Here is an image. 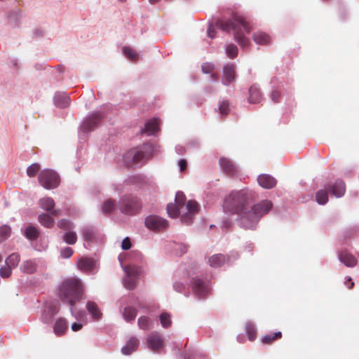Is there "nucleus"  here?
Masks as SVG:
<instances>
[{"mask_svg": "<svg viewBox=\"0 0 359 359\" xmlns=\"http://www.w3.org/2000/svg\"><path fill=\"white\" fill-rule=\"evenodd\" d=\"M254 199V193L249 190L232 191L224 199L223 208L225 212L237 214L245 229H253L260 218L266 215L272 208L270 201L264 200L248 209L247 205Z\"/></svg>", "mask_w": 359, "mask_h": 359, "instance_id": "obj_1", "label": "nucleus"}, {"mask_svg": "<svg viewBox=\"0 0 359 359\" xmlns=\"http://www.w3.org/2000/svg\"><path fill=\"white\" fill-rule=\"evenodd\" d=\"M215 27L222 31L229 32L233 31L234 39L243 48H248L250 43L248 38L242 32L243 28L249 33L251 27L246 20L237 13L233 14L231 19H220L215 22Z\"/></svg>", "mask_w": 359, "mask_h": 359, "instance_id": "obj_2", "label": "nucleus"}, {"mask_svg": "<svg viewBox=\"0 0 359 359\" xmlns=\"http://www.w3.org/2000/svg\"><path fill=\"white\" fill-rule=\"evenodd\" d=\"M83 292L81 280L76 278H70L64 280L59 288V297L64 303H68L72 312L76 302L79 301Z\"/></svg>", "mask_w": 359, "mask_h": 359, "instance_id": "obj_3", "label": "nucleus"}, {"mask_svg": "<svg viewBox=\"0 0 359 359\" xmlns=\"http://www.w3.org/2000/svg\"><path fill=\"white\" fill-rule=\"evenodd\" d=\"M186 196L182 191H178L175 196V203L181 208L182 213L181 221L184 224H191L194 217L198 212L200 205L195 201H189L185 203Z\"/></svg>", "mask_w": 359, "mask_h": 359, "instance_id": "obj_4", "label": "nucleus"}, {"mask_svg": "<svg viewBox=\"0 0 359 359\" xmlns=\"http://www.w3.org/2000/svg\"><path fill=\"white\" fill-rule=\"evenodd\" d=\"M330 191L337 198L343 196L346 191V185L343 180H337L333 184H328L325 189L318 191L316 201L320 205H325L328 201V192Z\"/></svg>", "mask_w": 359, "mask_h": 359, "instance_id": "obj_5", "label": "nucleus"}, {"mask_svg": "<svg viewBox=\"0 0 359 359\" xmlns=\"http://www.w3.org/2000/svg\"><path fill=\"white\" fill-rule=\"evenodd\" d=\"M142 203L137 196L133 195H125L118 202V208L124 215H135L142 209Z\"/></svg>", "mask_w": 359, "mask_h": 359, "instance_id": "obj_6", "label": "nucleus"}, {"mask_svg": "<svg viewBox=\"0 0 359 359\" xmlns=\"http://www.w3.org/2000/svg\"><path fill=\"white\" fill-rule=\"evenodd\" d=\"M38 178L40 184L46 189L56 188L60 182L58 175L52 170H42Z\"/></svg>", "mask_w": 359, "mask_h": 359, "instance_id": "obj_7", "label": "nucleus"}, {"mask_svg": "<svg viewBox=\"0 0 359 359\" xmlns=\"http://www.w3.org/2000/svg\"><path fill=\"white\" fill-rule=\"evenodd\" d=\"M146 226L154 231H161L165 229L168 223V221L156 215H150L145 219Z\"/></svg>", "mask_w": 359, "mask_h": 359, "instance_id": "obj_8", "label": "nucleus"}, {"mask_svg": "<svg viewBox=\"0 0 359 359\" xmlns=\"http://www.w3.org/2000/svg\"><path fill=\"white\" fill-rule=\"evenodd\" d=\"M149 349L158 352L163 346V340L161 335L156 332H151L147 339Z\"/></svg>", "mask_w": 359, "mask_h": 359, "instance_id": "obj_9", "label": "nucleus"}, {"mask_svg": "<svg viewBox=\"0 0 359 359\" xmlns=\"http://www.w3.org/2000/svg\"><path fill=\"white\" fill-rule=\"evenodd\" d=\"M102 118V116L100 113L96 112L90 116L86 118L81 128L84 132H89L93 130L97 123Z\"/></svg>", "mask_w": 359, "mask_h": 359, "instance_id": "obj_10", "label": "nucleus"}, {"mask_svg": "<svg viewBox=\"0 0 359 359\" xmlns=\"http://www.w3.org/2000/svg\"><path fill=\"white\" fill-rule=\"evenodd\" d=\"M39 205L42 209L49 212L53 216L58 217L61 215L60 210L54 209L55 202L52 198L44 197L40 199Z\"/></svg>", "mask_w": 359, "mask_h": 359, "instance_id": "obj_11", "label": "nucleus"}, {"mask_svg": "<svg viewBox=\"0 0 359 359\" xmlns=\"http://www.w3.org/2000/svg\"><path fill=\"white\" fill-rule=\"evenodd\" d=\"M236 76V65L234 64H228L224 67L223 77L222 82L224 85L230 84Z\"/></svg>", "mask_w": 359, "mask_h": 359, "instance_id": "obj_12", "label": "nucleus"}, {"mask_svg": "<svg viewBox=\"0 0 359 359\" xmlns=\"http://www.w3.org/2000/svg\"><path fill=\"white\" fill-rule=\"evenodd\" d=\"M219 165L222 170L227 175L233 176L238 172L236 166L229 158L222 157L219 159Z\"/></svg>", "mask_w": 359, "mask_h": 359, "instance_id": "obj_13", "label": "nucleus"}, {"mask_svg": "<svg viewBox=\"0 0 359 359\" xmlns=\"http://www.w3.org/2000/svg\"><path fill=\"white\" fill-rule=\"evenodd\" d=\"M125 271L127 273V278L124 280V285L128 290H133L136 285L135 276L137 270L134 267L126 266Z\"/></svg>", "mask_w": 359, "mask_h": 359, "instance_id": "obj_14", "label": "nucleus"}, {"mask_svg": "<svg viewBox=\"0 0 359 359\" xmlns=\"http://www.w3.org/2000/svg\"><path fill=\"white\" fill-rule=\"evenodd\" d=\"M257 182L259 186L268 189L273 188L277 184L276 180L267 174L259 175L257 177Z\"/></svg>", "mask_w": 359, "mask_h": 359, "instance_id": "obj_15", "label": "nucleus"}, {"mask_svg": "<svg viewBox=\"0 0 359 359\" xmlns=\"http://www.w3.org/2000/svg\"><path fill=\"white\" fill-rule=\"evenodd\" d=\"M95 260L90 257H81L78 260L77 266L83 272L89 273L95 268Z\"/></svg>", "mask_w": 359, "mask_h": 359, "instance_id": "obj_16", "label": "nucleus"}, {"mask_svg": "<svg viewBox=\"0 0 359 359\" xmlns=\"http://www.w3.org/2000/svg\"><path fill=\"white\" fill-rule=\"evenodd\" d=\"M193 290L200 297H204L208 292V287L201 279H194Z\"/></svg>", "mask_w": 359, "mask_h": 359, "instance_id": "obj_17", "label": "nucleus"}, {"mask_svg": "<svg viewBox=\"0 0 359 359\" xmlns=\"http://www.w3.org/2000/svg\"><path fill=\"white\" fill-rule=\"evenodd\" d=\"M252 40L259 45H268L271 41L270 36L262 31H257L253 33Z\"/></svg>", "mask_w": 359, "mask_h": 359, "instance_id": "obj_18", "label": "nucleus"}, {"mask_svg": "<svg viewBox=\"0 0 359 359\" xmlns=\"http://www.w3.org/2000/svg\"><path fill=\"white\" fill-rule=\"evenodd\" d=\"M339 259L348 267H353L357 264V259L351 253L342 251L339 255Z\"/></svg>", "mask_w": 359, "mask_h": 359, "instance_id": "obj_19", "label": "nucleus"}, {"mask_svg": "<svg viewBox=\"0 0 359 359\" xmlns=\"http://www.w3.org/2000/svg\"><path fill=\"white\" fill-rule=\"evenodd\" d=\"M249 102L252 104L260 102L262 100V95L259 88L257 85H252L249 89Z\"/></svg>", "mask_w": 359, "mask_h": 359, "instance_id": "obj_20", "label": "nucleus"}, {"mask_svg": "<svg viewBox=\"0 0 359 359\" xmlns=\"http://www.w3.org/2000/svg\"><path fill=\"white\" fill-rule=\"evenodd\" d=\"M20 269L24 273L32 274L36 271L37 264L34 260H25L22 262Z\"/></svg>", "mask_w": 359, "mask_h": 359, "instance_id": "obj_21", "label": "nucleus"}, {"mask_svg": "<svg viewBox=\"0 0 359 359\" xmlns=\"http://www.w3.org/2000/svg\"><path fill=\"white\" fill-rule=\"evenodd\" d=\"M139 346V340L136 337H131L121 348V352L124 355H130L135 351Z\"/></svg>", "mask_w": 359, "mask_h": 359, "instance_id": "obj_22", "label": "nucleus"}, {"mask_svg": "<svg viewBox=\"0 0 359 359\" xmlns=\"http://www.w3.org/2000/svg\"><path fill=\"white\" fill-rule=\"evenodd\" d=\"M86 309L95 320H97L101 318L102 313L95 302L91 301L88 302Z\"/></svg>", "mask_w": 359, "mask_h": 359, "instance_id": "obj_23", "label": "nucleus"}, {"mask_svg": "<svg viewBox=\"0 0 359 359\" xmlns=\"http://www.w3.org/2000/svg\"><path fill=\"white\" fill-rule=\"evenodd\" d=\"M57 311L58 309L56 306H49L46 307L42 315V320L45 323H49Z\"/></svg>", "mask_w": 359, "mask_h": 359, "instance_id": "obj_24", "label": "nucleus"}, {"mask_svg": "<svg viewBox=\"0 0 359 359\" xmlns=\"http://www.w3.org/2000/svg\"><path fill=\"white\" fill-rule=\"evenodd\" d=\"M83 239L87 242H93L96 239V230L92 226L83 227L81 230Z\"/></svg>", "mask_w": 359, "mask_h": 359, "instance_id": "obj_25", "label": "nucleus"}, {"mask_svg": "<svg viewBox=\"0 0 359 359\" xmlns=\"http://www.w3.org/2000/svg\"><path fill=\"white\" fill-rule=\"evenodd\" d=\"M54 332L57 336H60L65 334L67 330V323L63 318H59L56 320L54 325Z\"/></svg>", "mask_w": 359, "mask_h": 359, "instance_id": "obj_26", "label": "nucleus"}, {"mask_svg": "<svg viewBox=\"0 0 359 359\" xmlns=\"http://www.w3.org/2000/svg\"><path fill=\"white\" fill-rule=\"evenodd\" d=\"M127 158H131L133 163H137L142 162L144 159L145 154L142 151L133 149L127 154Z\"/></svg>", "mask_w": 359, "mask_h": 359, "instance_id": "obj_27", "label": "nucleus"}, {"mask_svg": "<svg viewBox=\"0 0 359 359\" xmlns=\"http://www.w3.org/2000/svg\"><path fill=\"white\" fill-rule=\"evenodd\" d=\"M225 262H226L225 257H224V255H223L222 254H217V255H212L211 257H210L209 261H208L210 266L215 267V268L219 267V266H222L225 263Z\"/></svg>", "mask_w": 359, "mask_h": 359, "instance_id": "obj_28", "label": "nucleus"}, {"mask_svg": "<svg viewBox=\"0 0 359 359\" xmlns=\"http://www.w3.org/2000/svg\"><path fill=\"white\" fill-rule=\"evenodd\" d=\"M39 222L46 228H52L55 224V221L52 217L45 213L39 215Z\"/></svg>", "mask_w": 359, "mask_h": 359, "instance_id": "obj_29", "label": "nucleus"}, {"mask_svg": "<svg viewBox=\"0 0 359 359\" xmlns=\"http://www.w3.org/2000/svg\"><path fill=\"white\" fill-rule=\"evenodd\" d=\"M55 104L60 108H64L69 104V97L66 94L57 95L54 98Z\"/></svg>", "mask_w": 359, "mask_h": 359, "instance_id": "obj_30", "label": "nucleus"}, {"mask_svg": "<svg viewBox=\"0 0 359 359\" xmlns=\"http://www.w3.org/2000/svg\"><path fill=\"white\" fill-rule=\"evenodd\" d=\"M158 129L159 128L157 119H153L146 123L144 132L148 133V135H152L158 130Z\"/></svg>", "mask_w": 359, "mask_h": 359, "instance_id": "obj_31", "label": "nucleus"}, {"mask_svg": "<svg viewBox=\"0 0 359 359\" xmlns=\"http://www.w3.org/2000/svg\"><path fill=\"white\" fill-rule=\"evenodd\" d=\"M20 261V255L18 253H12L6 259L5 263L6 265L13 269L18 266Z\"/></svg>", "mask_w": 359, "mask_h": 359, "instance_id": "obj_32", "label": "nucleus"}, {"mask_svg": "<svg viewBox=\"0 0 359 359\" xmlns=\"http://www.w3.org/2000/svg\"><path fill=\"white\" fill-rule=\"evenodd\" d=\"M62 240L68 245H74L77 241L76 233L72 230L67 231L62 236Z\"/></svg>", "mask_w": 359, "mask_h": 359, "instance_id": "obj_33", "label": "nucleus"}, {"mask_svg": "<svg viewBox=\"0 0 359 359\" xmlns=\"http://www.w3.org/2000/svg\"><path fill=\"white\" fill-rule=\"evenodd\" d=\"M282 337V333L281 332H274L273 334H267L264 336L261 341L263 344H271L273 341H275L277 339H279Z\"/></svg>", "mask_w": 359, "mask_h": 359, "instance_id": "obj_34", "label": "nucleus"}, {"mask_svg": "<svg viewBox=\"0 0 359 359\" xmlns=\"http://www.w3.org/2000/svg\"><path fill=\"white\" fill-rule=\"evenodd\" d=\"M123 52L126 57L131 61L135 62L139 58L136 50L130 47H123Z\"/></svg>", "mask_w": 359, "mask_h": 359, "instance_id": "obj_35", "label": "nucleus"}, {"mask_svg": "<svg viewBox=\"0 0 359 359\" xmlns=\"http://www.w3.org/2000/svg\"><path fill=\"white\" fill-rule=\"evenodd\" d=\"M137 310L132 306L126 307L123 311V317L127 321L133 320L137 316Z\"/></svg>", "mask_w": 359, "mask_h": 359, "instance_id": "obj_36", "label": "nucleus"}, {"mask_svg": "<svg viewBox=\"0 0 359 359\" xmlns=\"http://www.w3.org/2000/svg\"><path fill=\"white\" fill-rule=\"evenodd\" d=\"M57 226L61 229L69 231L74 228V224L69 219H61L57 222Z\"/></svg>", "mask_w": 359, "mask_h": 359, "instance_id": "obj_37", "label": "nucleus"}, {"mask_svg": "<svg viewBox=\"0 0 359 359\" xmlns=\"http://www.w3.org/2000/svg\"><path fill=\"white\" fill-rule=\"evenodd\" d=\"M167 211L170 217L176 218L181 212V208L175 203H170L167 206Z\"/></svg>", "mask_w": 359, "mask_h": 359, "instance_id": "obj_38", "label": "nucleus"}, {"mask_svg": "<svg viewBox=\"0 0 359 359\" xmlns=\"http://www.w3.org/2000/svg\"><path fill=\"white\" fill-rule=\"evenodd\" d=\"M138 326L142 330H149L151 327V321L149 318L147 316H141L137 320Z\"/></svg>", "mask_w": 359, "mask_h": 359, "instance_id": "obj_39", "label": "nucleus"}, {"mask_svg": "<svg viewBox=\"0 0 359 359\" xmlns=\"http://www.w3.org/2000/svg\"><path fill=\"white\" fill-rule=\"evenodd\" d=\"M116 205V201L114 199H108L102 205V211L105 214L111 212Z\"/></svg>", "mask_w": 359, "mask_h": 359, "instance_id": "obj_40", "label": "nucleus"}, {"mask_svg": "<svg viewBox=\"0 0 359 359\" xmlns=\"http://www.w3.org/2000/svg\"><path fill=\"white\" fill-rule=\"evenodd\" d=\"M25 236L29 240H35L39 236V231L36 228L29 226L25 231Z\"/></svg>", "mask_w": 359, "mask_h": 359, "instance_id": "obj_41", "label": "nucleus"}, {"mask_svg": "<svg viewBox=\"0 0 359 359\" xmlns=\"http://www.w3.org/2000/svg\"><path fill=\"white\" fill-rule=\"evenodd\" d=\"M245 331L250 341H254L256 338V329L252 323H248L245 326Z\"/></svg>", "mask_w": 359, "mask_h": 359, "instance_id": "obj_42", "label": "nucleus"}, {"mask_svg": "<svg viewBox=\"0 0 359 359\" xmlns=\"http://www.w3.org/2000/svg\"><path fill=\"white\" fill-rule=\"evenodd\" d=\"M226 52L229 57L233 59L238 55V48L234 44H229L226 48Z\"/></svg>", "mask_w": 359, "mask_h": 359, "instance_id": "obj_43", "label": "nucleus"}, {"mask_svg": "<svg viewBox=\"0 0 359 359\" xmlns=\"http://www.w3.org/2000/svg\"><path fill=\"white\" fill-rule=\"evenodd\" d=\"M11 234V228L7 225L0 227V242L6 240Z\"/></svg>", "mask_w": 359, "mask_h": 359, "instance_id": "obj_44", "label": "nucleus"}, {"mask_svg": "<svg viewBox=\"0 0 359 359\" xmlns=\"http://www.w3.org/2000/svg\"><path fill=\"white\" fill-rule=\"evenodd\" d=\"M160 320L162 326L165 328L170 327L172 324L170 316L166 313H162L160 316Z\"/></svg>", "mask_w": 359, "mask_h": 359, "instance_id": "obj_45", "label": "nucleus"}, {"mask_svg": "<svg viewBox=\"0 0 359 359\" xmlns=\"http://www.w3.org/2000/svg\"><path fill=\"white\" fill-rule=\"evenodd\" d=\"M12 269L11 266L5 264L0 269V276L3 278H8L11 276L12 274Z\"/></svg>", "mask_w": 359, "mask_h": 359, "instance_id": "obj_46", "label": "nucleus"}, {"mask_svg": "<svg viewBox=\"0 0 359 359\" xmlns=\"http://www.w3.org/2000/svg\"><path fill=\"white\" fill-rule=\"evenodd\" d=\"M40 169V165L38 163H33L29 165L27 169V175L30 177H34Z\"/></svg>", "mask_w": 359, "mask_h": 359, "instance_id": "obj_47", "label": "nucleus"}, {"mask_svg": "<svg viewBox=\"0 0 359 359\" xmlns=\"http://www.w3.org/2000/svg\"><path fill=\"white\" fill-rule=\"evenodd\" d=\"M219 113L222 115H226L229 114V104L228 101L224 100L221 102L219 107Z\"/></svg>", "mask_w": 359, "mask_h": 359, "instance_id": "obj_48", "label": "nucleus"}, {"mask_svg": "<svg viewBox=\"0 0 359 359\" xmlns=\"http://www.w3.org/2000/svg\"><path fill=\"white\" fill-rule=\"evenodd\" d=\"M74 253V250L70 247H66L63 248L61 252L60 255L61 257L63 258H69Z\"/></svg>", "mask_w": 359, "mask_h": 359, "instance_id": "obj_49", "label": "nucleus"}, {"mask_svg": "<svg viewBox=\"0 0 359 359\" xmlns=\"http://www.w3.org/2000/svg\"><path fill=\"white\" fill-rule=\"evenodd\" d=\"M201 69L203 73L210 74L213 71L214 65L211 63L205 62L202 65Z\"/></svg>", "mask_w": 359, "mask_h": 359, "instance_id": "obj_50", "label": "nucleus"}, {"mask_svg": "<svg viewBox=\"0 0 359 359\" xmlns=\"http://www.w3.org/2000/svg\"><path fill=\"white\" fill-rule=\"evenodd\" d=\"M131 247V243L129 238H125L121 243V248L124 250H129Z\"/></svg>", "mask_w": 359, "mask_h": 359, "instance_id": "obj_51", "label": "nucleus"}, {"mask_svg": "<svg viewBox=\"0 0 359 359\" xmlns=\"http://www.w3.org/2000/svg\"><path fill=\"white\" fill-rule=\"evenodd\" d=\"M280 97V91H278L277 90H274L272 91V93L271 94V99L274 102H278Z\"/></svg>", "mask_w": 359, "mask_h": 359, "instance_id": "obj_52", "label": "nucleus"}, {"mask_svg": "<svg viewBox=\"0 0 359 359\" xmlns=\"http://www.w3.org/2000/svg\"><path fill=\"white\" fill-rule=\"evenodd\" d=\"M178 165L180 166V171L184 172L187 169V162L185 159H180Z\"/></svg>", "mask_w": 359, "mask_h": 359, "instance_id": "obj_53", "label": "nucleus"}, {"mask_svg": "<svg viewBox=\"0 0 359 359\" xmlns=\"http://www.w3.org/2000/svg\"><path fill=\"white\" fill-rule=\"evenodd\" d=\"M83 325L81 323H74L72 325V330L74 332H77L82 328Z\"/></svg>", "mask_w": 359, "mask_h": 359, "instance_id": "obj_54", "label": "nucleus"}, {"mask_svg": "<svg viewBox=\"0 0 359 359\" xmlns=\"http://www.w3.org/2000/svg\"><path fill=\"white\" fill-rule=\"evenodd\" d=\"M208 35L209 37L210 38H214L215 37V31L214 29V28L212 27V26H210L208 29Z\"/></svg>", "mask_w": 359, "mask_h": 359, "instance_id": "obj_55", "label": "nucleus"}, {"mask_svg": "<svg viewBox=\"0 0 359 359\" xmlns=\"http://www.w3.org/2000/svg\"><path fill=\"white\" fill-rule=\"evenodd\" d=\"M174 289L177 292H181L184 287L183 285L180 283H175L173 285Z\"/></svg>", "mask_w": 359, "mask_h": 359, "instance_id": "obj_56", "label": "nucleus"}, {"mask_svg": "<svg viewBox=\"0 0 359 359\" xmlns=\"http://www.w3.org/2000/svg\"><path fill=\"white\" fill-rule=\"evenodd\" d=\"M348 281L351 282L350 286H348V287L349 289H351L353 287V285H354V283L351 281V279L350 278H348Z\"/></svg>", "mask_w": 359, "mask_h": 359, "instance_id": "obj_57", "label": "nucleus"}, {"mask_svg": "<svg viewBox=\"0 0 359 359\" xmlns=\"http://www.w3.org/2000/svg\"><path fill=\"white\" fill-rule=\"evenodd\" d=\"M212 78L213 79H217V74H212Z\"/></svg>", "mask_w": 359, "mask_h": 359, "instance_id": "obj_58", "label": "nucleus"}, {"mask_svg": "<svg viewBox=\"0 0 359 359\" xmlns=\"http://www.w3.org/2000/svg\"><path fill=\"white\" fill-rule=\"evenodd\" d=\"M159 0H149V2L151 3V4H156V2H158Z\"/></svg>", "mask_w": 359, "mask_h": 359, "instance_id": "obj_59", "label": "nucleus"}, {"mask_svg": "<svg viewBox=\"0 0 359 359\" xmlns=\"http://www.w3.org/2000/svg\"><path fill=\"white\" fill-rule=\"evenodd\" d=\"M1 259H2V258H1V256L0 255V262L1 261Z\"/></svg>", "mask_w": 359, "mask_h": 359, "instance_id": "obj_60", "label": "nucleus"}]
</instances>
